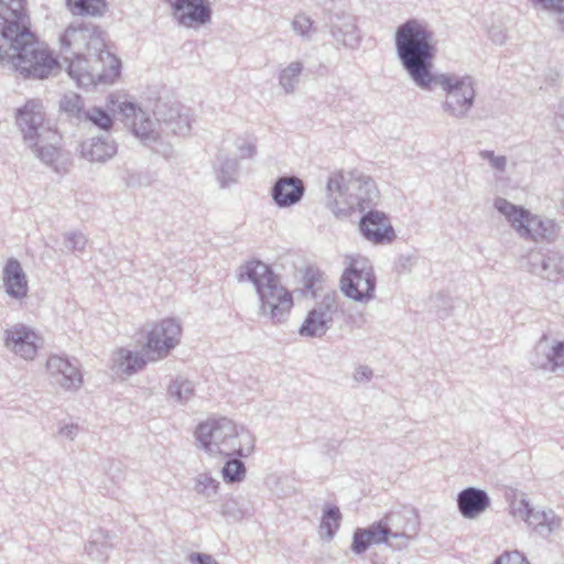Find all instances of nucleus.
Returning a JSON list of instances; mask_svg holds the SVG:
<instances>
[{
  "label": "nucleus",
  "instance_id": "a18cd8bd",
  "mask_svg": "<svg viewBox=\"0 0 564 564\" xmlns=\"http://www.w3.org/2000/svg\"><path fill=\"white\" fill-rule=\"evenodd\" d=\"M545 511H535L533 508L530 512V518H528L527 523L539 535L543 538H547V530H545L543 525H541V518Z\"/></svg>",
  "mask_w": 564,
  "mask_h": 564
},
{
  "label": "nucleus",
  "instance_id": "f3484780",
  "mask_svg": "<svg viewBox=\"0 0 564 564\" xmlns=\"http://www.w3.org/2000/svg\"><path fill=\"white\" fill-rule=\"evenodd\" d=\"M530 361L536 369L556 371L564 366V341L558 340L551 345L549 336L543 334L531 354Z\"/></svg>",
  "mask_w": 564,
  "mask_h": 564
},
{
  "label": "nucleus",
  "instance_id": "bb28decb",
  "mask_svg": "<svg viewBox=\"0 0 564 564\" xmlns=\"http://www.w3.org/2000/svg\"><path fill=\"white\" fill-rule=\"evenodd\" d=\"M65 4L74 17L101 18L108 11L107 0H65Z\"/></svg>",
  "mask_w": 564,
  "mask_h": 564
},
{
  "label": "nucleus",
  "instance_id": "09e8293b",
  "mask_svg": "<svg viewBox=\"0 0 564 564\" xmlns=\"http://www.w3.org/2000/svg\"><path fill=\"white\" fill-rule=\"evenodd\" d=\"M535 7L555 13L564 12V0H530Z\"/></svg>",
  "mask_w": 564,
  "mask_h": 564
},
{
  "label": "nucleus",
  "instance_id": "5fc2aeb1",
  "mask_svg": "<svg viewBox=\"0 0 564 564\" xmlns=\"http://www.w3.org/2000/svg\"><path fill=\"white\" fill-rule=\"evenodd\" d=\"M237 148L240 152L241 159H246V158L251 159L254 156V154L257 152L256 145L250 142H243L242 144H238Z\"/></svg>",
  "mask_w": 564,
  "mask_h": 564
},
{
  "label": "nucleus",
  "instance_id": "c85d7f7f",
  "mask_svg": "<svg viewBox=\"0 0 564 564\" xmlns=\"http://www.w3.org/2000/svg\"><path fill=\"white\" fill-rule=\"evenodd\" d=\"M494 207L503 215L511 227L518 232V230H523L524 225L523 221L528 219L529 210L522 206L514 205L502 197H497L494 200Z\"/></svg>",
  "mask_w": 564,
  "mask_h": 564
},
{
  "label": "nucleus",
  "instance_id": "423d86ee",
  "mask_svg": "<svg viewBox=\"0 0 564 564\" xmlns=\"http://www.w3.org/2000/svg\"><path fill=\"white\" fill-rule=\"evenodd\" d=\"M17 126L33 154L56 173H61L57 165L61 154L58 147L61 135L45 120L42 104L39 100H28L23 107L17 109Z\"/></svg>",
  "mask_w": 564,
  "mask_h": 564
},
{
  "label": "nucleus",
  "instance_id": "9b49d317",
  "mask_svg": "<svg viewBox=\"0 0 564 564\" xmlns=\"http://www.w3.org/2000/svg\"><path fill=\"white\" fill-rule=\"evenodd\" d=\"M528 271L554 284L564 283V253L558 250L532 251L527 257Z\"/></svg>",
  "mask_w": 564,
  "mask_h": 564
},
{
  "label": "nucleus",
  "instance_id": "f704fd0d",
  "mask_svg": "<svg viewBox=\"0 0 564 564\" xmlns=\"http://www.w3.org/2000/svg\"><path fill=\"white\" fill-rule=\"evenodd\" d=\"M220 513L227 521L238 522L248 516V509L236 498H226L220 505Z\"/></svg>",
  "mask_w": 564,
  "mask_h": 564
},
{
  "label": "nucleus",
  "instance_id": "f8f14e48",
  "mask_svg": "<svg viewBox=\"0 0 564 564\" xmlns=\"http://www.w3.org/2000/svg\"><path fill=\"white\" fill-rule=\"evenodd\" d=\"M171 8L173 19L185 28H199L210 23L213 9L209 0H162Z\"/></svg>",
  "mask_w": 564,
  "mask_h": 564
},
{
  "label": "nucleus",
  "instance_id": "49530a36",
  "mask_svg": "<svg viewBox=\"0 0 564 564\" xmlns=\"http://www.w3.org/2000/svg\"><path fill=\"white\" fill-rule=\"evenodd\" d=\"M541 525L545 527L544 529L547 530L549 536L552 532L560 528L561 519L556 517L553 510L550 509L545 511L544 514H542Z\"/></svg>",
  "mask_w": 564,
  "mask_h": 564
},
{
  "label": "nucleus",
  "instance_id": "37998d69",
  "mask_svg": "<svg viewBox=\"0 0 564 564\" xmlns=\"http://www.w3.org/2000/svg\"><path fill=\"white\" fill-rule=\"evenodd\" d=\"M479 156L484 160H488L491 167L497 171L503 172L507 167V158L505 155H495L494 151L481 150Z\"/></svg>",
  "mask_w": 564,
  "mask_h": 564
},
{
  "label": "nucleus",
  "instance_id": "c9c22d12",
  "mask_svg": "<svg viewBox=\"0 0 564 564\" xmlns=\"http://www.w3.org/2000/svg\"><path fill=\"white\" fill-rule=\"evenodd\" d=\"M83 120L90 121L93 124L105 131H109L113 124L111 115L106 109L96 106L84 112Z\"/></svg>",
  "mask_w": 564,
  "mask_h": 564
},
{
  "label": "nucleus",
  "instance_id": "4d7b16f0",
  "mask_svg": "<svg viewBox=\"0 0 564 564\" xmlns=\"http://www.w3.org/2000/svg\"><path fill=\"white\" fill-rule=\"evenodd\" d=\"M357 376H359L360 378L370 379L372 376V371L368 367L362 366L357 370Z\"/></svg>",
  "mask_w": 564,
  "mask_h": 564
},
{
  "label": "nucleus",
  "instance_id": "393cba45",
  "mask_svg": "<svg viewBox=\"0 0 564 564\" xmlns=\"http://www.w3.org/2000/svg\"><path fill=\"white\" fill-rule=\"evenodd\" d=\"M117 153V144L109 135L91 138L82 143V155L90 162L104 163Z\"/></svg>",
  "mask_w": 564,
  "mask_h": 564
},
{
  "label": "nucleus",
  "instance_id": "7ed1b4c3",
  "mask_svg": "<svg viewBox=\"0 0 564 564\" xmlns=\"http://www.w3.org/2000/svg\"><path fill=\"white\" fill-rule=\"evenodd\" d=\"M104 34L94 23L73 22L59 36L67 73L79 87L112 83L120 75L121 62L106 50Z\"/></svg>",
  "mask_w": 564,
  "mask_h": 564
},
{
  "label": "nucleus",
  "instance_id": "4468645a",
  "mask_svg": "<svg viewBox=\"0 0 564 564\" xmlns=\"http://www.w3.org/2000/svg\"><path fill=\"white\" fill-rule=\"evenodd\" d=\"M120 113L132 133L144 145L154 149L160 140V132L155 129L156 123L151 120L150 116L133 102H123L120 106Z\"/></svg>",
  "mask_w": 564,
  "mask_h": 564
},
{
  "label": "nucleus",
  "instance_id": "ea45409f",
  "mask_svg": "<svg viewBox=\"0 0 564 564\" xmlns=\"http://www.w3.org/2000/svg\"><path fill=\"white\" fill-rule=\"evenodd\" d=\"M87 245V238L83 232L73 231L65 234V246L69 251H84Z\"/></svg>",
  "mask_w": 564,
  "mask_h": 564
},
{
  "label": "nucleus",
  "instance_id": "8fccbe9b",
  "mask_svg": "<svg viewBox=\"0 0 564 564\" xmlns=\"http://www.w3.org/2000/svg\"><path fill=\"white\" fill-rule=\"evenodd\" d=\"M495 564H529L527 558L519 551L502 554Z\"/></svg>",
  "mask_w": 564,
  "mask_h": 564
},
{
  "label": "nucleus",
  "instance_id": "7c9ffc66",
  "mask_svg": "<svg viewBox=\"0 0 564 564\" xmlns=\"http://www.w3.org/2000/svg\"><path fill=\"white\" fill-rule=\"evenodd\" d=\"M167 395L175 402L185 405L195 395V383L182 376L171 380L167 387Z\"/></svg>",
  "mask_w": 564,
  "mask_h": 564
},
{
  "label": "nucleus",
  "instance_id": "6e6552de",
  "mask_svg": "<svg viewBox=\"0 0 564 564\" xmlns=\"http://www.w3.org/2000/svg\"><path fill=\"white\" fill-rule=\"evenodd\" d=\"M142 349L148 359L155 362L165 359L181 343L182 324L177 318L166 317L159 322L145 324L141 332Z\"/></svg>",
  "mask_w": 564,
  "mask_h": 564
},
{
  "label": "nucleus",
  "instance_id": "9d476101",
  "mask_svg": "<svg viewBox=\"0 0 564 564\" xmlns=\"http://www.w3.org/2000/svg\"><path fill=\"white\" fill-rule=\"evenodd\" d=\"M338 295L336 292L327 293L322 301L308 311L299 334L303 337L321 338L332 327L334 316L338 311Z\"/></svg>",
  "mask_w": 564,
  "mask_h": 564
},
{
  "label": "nucleus",
  "instance_id": "2eb2a0df",
  "mask_svg": "<svg viewBox=\"0 0 564 564\" xmlns=\"http://www.w3.org/2000/svg\"><path fill=\"white\" fill-rule=\"evenodd\" d=\"M359 231L373 245H388L397 238L388 215L375 208L364 212L359 220Z\"/></svg>",
  "mask_w": 564,
  "mask_h": 564
},
{
  "label": "nucleus",
  "instance_id": "4c0bfd02",
  "mask_svg": "<svg viewBox=\"0 0 564 564\" xmlns=\"http://www.w3.org/2000/svg\"><path fill=\"white\" fill-rule=\"evenodd\" d=\"M219 482L214 479L210 474H199L196 478L195 491L206 498H210L217 494Z\"/></svg>",
  "mask_w": 564,
  "mask_h": 564
},
{
  "label": "nucleus",
  "instance_id": "052dcab7",
  "mask_svg": "<svg viewBox=\"0 0 564 564\" xmlns=\"http://www.w3.org/2000/svg\"><path fill=\"white\" fill-rule=\"evenodd\" d=\"M401 541H402L401 539H393V538H392V541H391V542H393V543H401Z\"/></svg>",
  "mask_w": 564,
  "mask_h": 564
},
{
  "label": "nucleus",
  "instance_id": "bf43d9fd",
  "mask_svg": "<svg viewBox=\"0 0 564 564\" xmlns=\"http://www.w3.org/2000/svg\"><path fill=\"white\" fill-rule=\"evenodd\" d=\"M436 299L443 300L444 302H445V300H447V297L445 295H443V294H437Z\"/></svg>",
  "mask_w": 564,
  "mask_h": 564
},
{
  "label": "nucleus",
  "instance_id": "412c9836",
  "mask_svg": "<svg viewBox=\"0 0 564 564\" xmlns=\"http://www.w3.org/2000/svg\"><path fill=\"white\" fill-rule=\"evenodd\" d=\"M356 22V17L348 13L332 17L329 22L332 36L346 47H357L361 36Z\"/></svg>",
  "mask_w": 564,
  "mask_h": 564
},
{
  "label": "nucleus",
  "instance_id": "e433bc0d",
  "mask_svg": "<svg viewBox=\"0 0 564 564\" xmlns=\"http://www.w3.org/2000/svg\"><path fill=\"white\" fill-rule=\"evenodd\" d=\"M59 108L64 112L68 113V116L75 117L79 120H83L84 112H86L82 97L75 93L66 94L61 99Z\"/></svg>",
  "mask_w": 564,
  "mask_h": 564
},
{
  "label": "nucleus",
  "instance_id": "58836bf2",
  "mask_svg": "<svg viewBox=\"0 0 564 564\" xmlns=\"http://www.w3.org/2000/svg\"><path fill=\"white\" fill-rule=\"evenodd\" d=\"M371 545L370 540L364 528H357L352 534L350 550L354 554L360 555L365 553Z\"/></svg>",
  "mask_w": 564,
  "mask_h": 564
},
{
  "label": "nucleus",
  "instance_id": "79ce46f5",
  "mask_svg": "<svg viewBox=\"0 0 564 564\" xmlns=\"http://www.w3.org/2000/svg\"><path fill=\"white\" fill-rule=\"evenodd\" d=\"M532 507L525 498H521L519 501H513L510 506V512L513 517L519 518L527 522L530 518Z\"/></svg>",
  "mask_w": 564,
  "mask_h": 564
},
{
  "label": "nucleus",
  "instance_id": "603ef678",
  "mask_svg": "<svg viewBox=\"0 0 564 564\" xmlns=\"http://www.w3.org/2000/svg\"><path fill=\"white\" fill-rule=\"evenodd\" d=\"M79 426L75 423L59 425L58 434L69 441H74L78 434Z\"/></svg>",
  "mask_w": 564,
  "mask_h": 564
},
{
  "label": "nucleus",
  "instance_id": "cd10ccee",
  "mask_svg": "<svg viewBox=\"0 0 564 564\" xmlns=\"http://www.w3.org/2000/svg\"><path fill=\"white\" fill-rule=\"evenodd\" d=\"M115 362L121 372L130 376L142 370L147 364L151 361L148 359L145 351L142 354L120 348L117 352Z\"/></svg>",
  "mask_w": 564,
  "mask_h": 564
},
{
  "label": "nucleus",
  "instance_id": "39448f33",
  "mask_svg": "<svg viewBox=\"0 0 564 564\" xmlns=\"http://www.w3.org/2000/svg\"><path fill=\"white\" fill-rule=\"evenodd\" d=\"M327 207L337 216H349L354 212L364 213L378 205L380 192L376 182L368 175L354 171L345 178L343 173L328 177Z\"/></svg>",
  "mask_w": 564,
  "mask_h": 564
},
{
  "label": "nucleus",
  "instance_id": "4be33fe9",
  "mask_svg": "<svg viewBox=\"0 0 564 564\" xmlns=\"http://www.w3.org/2000/svg\"><path fill=\"white\" fill-rule=\"evenodd\" d=\"M524 229L518 230V234L532 240H546L547 242L555 241L560 234V226L554 219L542 218L529 212L528 219L523 221Z\"/></svg>",
  "mask_w": 564,
  "mask_h": 564
},
{
  "label": "nucleus",
  "instance_id": "ddd939ff",
  "mask_svg": "<svg viewBox=\"0 0 564 564\" xmlns=\"http://www.w3.org/2000/svg\"><path fill=\"white\" fill-rule=\"evenodd\" d=\"M152 111L162 131L182 137L189 133V117L181 112V105L177 101L160 97L155 100Z\"/></svg>",
  "mask_w": 564,
  "mask_h": 564
},
{
  "label": "nucleus",
  "instance_id": "a878e982",
  "mask_svg": "<svg viewBox=\"0 0 564 564\" xmlns=\"http://www.w3.org/2000/svg\"><path fill=\"white\" fill-rule=\"evenodd\" d=\"M113 549L110 541V535L104 530H98L93 533L90 540L85 545L86 554L91 561L98 564H106L109 558V552Z\"/></svg>",
  "mask_w": 564,
  "mask_h": 564
},
{
  "label": "nucleus",
  "instance_id": "de8ad7c7",
  "mask_svg": "<svg viewBox=\"0 0 564 564\" xmlns=\"http://www.w3.org/2000/svg\"><path fill=\"white\" fill-rule=\"evenodd\" d=\"M541 525L545 527L544 529L547 530L549 536L552 532L560 528L561 519L556 517L553 510L550 509L545 511L544 514H542Z\"/></svg>",
  "mask_w": 564,
  "mask_h": 564
},
{
  "label": "nucleus",
  "instance_id": "72a5a7b5",
  "mask_svg": "<svg viewBox=\"0 0 564 564\" xmlns=\"http://www.w3.org/2000/svg\"><path fill=\"white\" fill-rule=\"evenodd\" d=\"M241 456H234L226 460L221 474L225 482L238 484L246 478L247 468L245 463L240 459Z\"/></svg>",
  "mask_w": 564,
  "mask_h": 564
},
{
  "label": "nucleus",
  "instance_id": "dca6fc26",
  "mask_svg": "<svg viewBox=\"0 0 564 564\" xmlns=\"http://www.w3.org/2000/svg\"><path fill=\"white\" fill-rule=\"evenodd\" d=\"M46 369L54 383L64 389H79L83 384V376L77 359L67 356L52 355L46 361Z\"/></svg>",
  "mask_w": 564,
  "mask_h": 564
},
{
  "label": "nucleus",
  "instance_id": "0eeeda50",
  "mask_svg": "<svg viewBox=\"0 0 564 564\" xmlns=\"http://www.w3.org/2000/svg\"><path fill=\"white\" fill-rule=\"evenodd\" d=\"M195 438L210 455L249 456L254 449V437L245 427H237L227 417L212 419L199 423Z\"/></svg>",
  "mask_w": 564,
  "mask_h": 564
},
{
  "label": "nucleus",
  "instance_id": "2f4dec72",
  "mask_svg": "<svg viewBox=\"0 0 564 564\" xmlns=\"http://www.w3.org/2000/svg\"><path fill=\"white\" fill-rule=\"evenodd\" d=\"M341 513L337 506L326 505L323 509L322 520L319 524V533L322 538L332 540L339 529Z\"/></svg>",
  "mask_w": 564,
  "mask_h": 564
},
{
  "label": "nucleus",
  "instance_id": "f03ea898",
  "mask_svg": "<svg viewBox=\"0 0 564 564\" xmlns=\"http://www.w3.org/2000/svg\"><path fill=\"white\" fill-rule=\"evenodd\" d=\"M6 64L25 79H45L61 69L32 32L25 0H0V65Z\"/></svg>",
  "mask_w": 564,
  "mask_h": 564
},
{
  "label": "nucleus",
  "instance_id": "c03bdc74",
  "mask_svg": "<svg viewBox=\"0 0 564 564\" xmlns=\"http://www.w3.org/2000/svg\"><path fill=\"white\" fill-rule=\"evenodd\" d=\"M313 25L312 20L305 14H296L293 22L292 29L295 33L301 36H306Z\"/></svg>",
  "mask_w": 564,
  "mask_h": 564
},
{
  "label": "nucleus",
  "instance_id": "6e6d98bb",
  "mask_svg": "<svg viewBox=\"0 0 564 564\" xmlns=\"http://www.w3.org/2000/svg\"><path fill=\"white\" fill-rule=\"evenodd\" d=\"M557 117L562 119V123L558 122V127L561 130H564V98L558 102Z\"/></svg>",
  "mask_w": 564,
  "mask_h": 564
},
{
  "label": "nucleus",
  "instance_id": "c756f323",
  "mask_svg": "<svg viewBox=\"0 0 564 564\" xmlns=\"http://www.w3.org/2000/svg\"><path fill=\"white\" fill-rule=\"evenodd\" d=\"M303 69V63L295 61L291 62L288 66H285L279 72V85L281 86L285 95H292L295 93L296 87L301 82V75Z\"/></svg>",
  "mask_w": 564,
  "mask_h": 564
},
{
  "label": "nucleus",
  "instance_id": "20e7f679",
  "mask_svg": "<svg viewBox=\"0 0 564 564\" xmlns=\"http://www.w3.org/2000/svg\"><path fill=\"white\" fill-rule=\"evenodd\" d=\"M238 280H247L254 285L260 315L268 316L275 325L288 319L293 307L292 293L282 285L280 276L269 264L260 260L248 261L240 267Z\"/></svg>",
  "mask_w": 564,
  "mask_h": 564
},
{
  "label": "nucleus",
  "instance_id": "aec40b11",
  "mask_svg": "<svg viewBox=\"0 0 564 564\" xmlns=\"http://www.w3.org/2000/svg\"><path fill=\"white\" fill-rule=\"evenodd\" d=\"M456 502L463 518L476 519L490 507L491 499L486 490L467 487L458 492Z\"/></svg>",
  "mask_w": 564,
  "mask_h": 564
},
{
  "label": "nucleus",
  "instance_id": "f257e3e1",
  "mask_svg": "<svg viewBox=\"0 0 564 564\" xmlns=\"http://www.w3.org/2000/svg\"><path fill=\"white\" fill-rule=\"evenodd\" d=\"M394 46L402 68L419 88L440 86L446 93L443 110L456 119L467 117L475 104L476 80L470 75L433 73L437 48L426 22L409 19L401 23L394 33Z\"/></svg>",
  "mask_w": 564,
  "mask_h": 564
},
{
  "label": "nucleus",
  "instance_id": "6ab92c4d",
  "mask_svg": "<svg viewBox=\"0 0 564 564\" xmlns=\"http://www.w3.org/2000/svg\"><path fill=\"white\" fill-rule=\"evenodd\" d=\"M36 334L28 326L18 324L6 330V346L24 359H33L37 351Z\"/></svg>",
  "mask_w": 564,
  "mask_h": 564
},
{
  "label": "nucleus",
  "instance_id": "a211bd4d",
  "mask_svg": "<svg viewBox=\"0 0 564 564\" xmlns=\"http://www.w3.org/2000/svg\"><path fill=\"white\" fill-rule=\"evenodd\" d=\"M304 182L297 176H279L271 187V196L280 208L291 207L297 204L304 196Z\"/></svg>",
  "mask_w": 564,
  "mask_h": 564
},
{
  "label": "nucleus",
  "instance_id": "864d4df0",
  "mask_svg": "<svg viewBox=\"0 0 564 564\" xmlns=\"http://www.w3.org/2000/svg\"><path fill=\"white\" fill-rule=\"evenodd\" d=\"M124 184L127 187L135 188L144 185L143 176L140 173L127 172V175L123 177Z\"/></svg>",
  "mask_w": 564,
  "mask_h": 564
},
{
  "label": "nucleus",
  "instance_id": "3c124183",
  "mask_svg": "<svg viewBox=\"0 0 564 564\" xmlns=\"http://www.w3.org/2000/svg\"><path fill=\"white\" fill-rule=\"evenodd\" d=\"M191 564H219L210 554L193 552L188 556Z\"/></svg>",
  "mask_w": 564,
  "mask_h": 564
},
{
  "label": "nucleus",
  "instance_id": "a19ab883",
  "mask_svg": "<svg viewBox=\"0 0 564 564\" xmlns=\"http://www.w3.org/2000/svg\"><path fill=\"white\" fill-rule=\"evenodd\" d=\"M321 273L318 270L314 268H306L303 274V286L306 292H311L315 297V286L319 282Z\"/></svg>",
  "mask_w": 564,
  "mask_h": 564
},
{
  "label": "nucleus",
  "instance_id": "1a4fd4ad",
  "mask_svg": "<svg viewBox=\"0 0 564 564\" xmlns=\"http://www.w3.org/2000/svg\"><path fill=\"white\" fill-rule=\"evenodd\" d=\"M340 291L356 302L367 303L375 297L377 278L369 259L349 257L340 276Z\"/></svg>",
  "mask_w": 564,
  "mask_h": 564
},
{
  "label": "nucleus",
  "instance_id": "13d9d810",
  "mask_svg": "<svg viewBox=\"0 0 564 564\" xmlns=\"http://www.w3.org/2000/svg\"><path fill=\"white\" fill-rule=\"evenodd\" d=\"M491 39L494 42L502 44V43H505L506 35L502 32H498L497 34L492 33Z\"/></svg>",
  "mask_w": 564,
  "mask_h": 564
},
{
  "label": "nucleus",
  "instance_id": "5701e85b",
  "mask_svg": "<svg viewBox=\"0 0 564 564\" xmlns=\"http://www.w3.org/2000/svg\"><path fill=\"white\" fill-rule=\"evenodd\" d=\"M371 544H387L393 550H402L408 546L411 539L404 532H392L389 523L382 519L364 528Z\"/></svg>",
  "mask_w": 564,
  "mask_h": 564
},
{
  "label": "nucleus",
  "instance_id": "473e14b6",
  "mask_svg": "<svg viewBox=\"0 0 564 564\" xmlns=\"http://www.w3.org/2000/svg\"><path fill=\"white\" fill-rule=\"evenodd\" d=\"M219 166L216 167V177L220 187L225 188L237 182L238 160L219 155L217 156Z\"/></svg>",
  "mask_w": 564,
  "mask_h": 564
},
{
  "label": "nucleus",
  "instance_id": "b1692460",
  "mask_svg": "<svg viewBox=\"0 0 564 564\" xmlns=\"http://www.w3.org/2000/svg\"><path fill=\"white\" fill-rule=\"evenodd\" d=\"M3 283L8 295L22 300L28 295L29 286L26 275L20 262L10 258L3 268Z\"/></svg>",
  "mask_w": 564,
  "mask_h": 564
}]
</instances>
